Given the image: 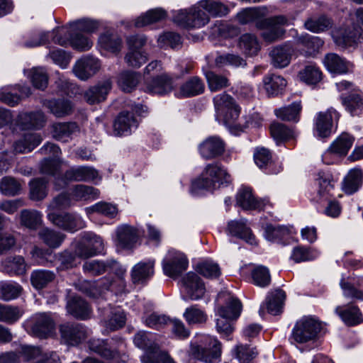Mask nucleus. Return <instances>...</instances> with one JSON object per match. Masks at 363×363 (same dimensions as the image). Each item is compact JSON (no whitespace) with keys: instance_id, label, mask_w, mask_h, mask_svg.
Wrapping results in <instances>:
<instances>
[{"instance_id":"3c124183","label":"nucleus","mask_w":363,"mask_h":363,"mask_svg":"<svg viewBox=\"0 0 363 363\" xmlns=\"http://www.w3.org/2000/svg\"><path fill=\"white\" fill-rule=\"evenodd\" d=\"M267 13L265 7L245 9L237 14V19L241 24H247L253 21H260Z\"/></svg>"},{"instance_id":"412c9836","label":"nucleus","mask_w":363,"mask_h":363,"mask_svg":"<svg viewBox=\"0 0 363 363\" xmlns=\"http://www.w3.org/2000/svg\"><path fill=\"white\" fill-rule=\"evenodd\" d=\"M202 157L210 160L221 155L225 151V143L221 138L211 136L203 140L199 146Z\"/></svg>"},{"instance_id":"1a4fd4ad","label":"nucleus","mask_w":363,"mask_h":363,"mask_svg":"<svg viewBox=\"0 0 363 363\" xmlns=\"http://www.w3.org/2000/svg\"><path fill=\"white\" fill-rule=\"evenodd\" d=\"M362 28L353 22H349L335 30L333 37L336 45L350 47L358 43L363 38Z\"/></svg>"},{"instance_id":"473e14b6","label":"nucleus","mask_w":363,"mask_h":363,"mask_svg":"<svg viewBox=\"0 0 363 363\" xmlns=\"http://www.w3.org/2000/svg\"><path fill=\"white\" fill-rule=\"evenodd\" d=\"M111 281L106 279L103 278L97 281H84L82 284V290H83L89 296L93 298H98L105 292L109 290L111 286Z\"/></svg>"},{"instance_id":"f3484780","label":"nucleus","mask_w":363,"mask_h":363,"mask_svg":"<svg viewBox=\"0 0 363 363\" xmlns=\"http://www.w3.org/2000/svg\"><path fill=\"white\" fill-rule=\"evenodd\" d=\"M101 68L100 61L86 55L78 60L73 67V72L81 80L85 81L93 77Z\"/></svg>"},{"instance_id":"b1692460","label":"nucleus","mask_w":363,"mask_h":363,"mask_svg":"<svg viewBox=\"0 0 363 363\" xmlns=\"http://www.w3.org/2000/svg\"><path fill=\"white\" fill-rule=\"evenodd\" d=\"M138 126V121L133 114L129 112H121L113 123V132L116 135H126L131 133L132 129Z\"/></svg>"},{"instance_id":"5fc2aeb1","label":"nucleus","mask_w":363,"mask_h":363,"mask_svg":"<svg viewBox=\"0 0 363 363\" xmlns=\"http://www.w3.org/2000/svg\"><path fill=\"white\" fill-rule=\"evenodd\" d=\"M2 269L9 274H23L26 271L24 258L21 256L9 257L2 262Z\"/></svg>"},{"instance_id":"c756f323","label":"nucleus","mask_w":363,"mask_h":363,"mask_svg":"<svg viewBox=\"0 0 363 363\" xmlns=\"http://www.w3.org/2000/svg\"><path fill=\"white\" fill-rule=\"evenodd\" d=\"M293 52V48L287 45L274 48L270 52L274 66L278 68H284L288 66Z\"/></svg>"},{"instance_id":"4be33fe9","label":"nucleus","mask_w":363,"mask_h":363,"mask_svg":"<svg viewBox=\"0 0 363 363\" xmlns=\"http://www.w3.org/2000/svg\"><path fill=\"white\" fill-rule=\"evenodd\" d=\"M116 245L123 249H131L137 243L139 233L137 228L127 225H121L116 229Z\"/></svg>"},{"instance_id":"58836bf2","label":"nucleus","mask_w":363,"mask_h":363,"mask_svg":"<svg viewBox=\"0 0 363 363\" xmlns=\"http://www.w3.org/2000/svg\"><path fill=\"white\" fill-rule=\"evenodd\" d=\"M354 140V139L352 135L343 133L333 142L328 151L340 156L346 155Z\"/></svg>"},{"instance_id":"13d9d810","label":"nucleus","mask_w":363,"mask_h":363,"mask_svg":"<svg viewBox=\"0 0 363 363\" xmlns=\"http://www.w3.org/2000/svg\"><path fill=\"white\" fill-rule=\"evenodd\" d=\"M91 350L107 359H114L118 356V352L112 349L108 343L99 339L91 340L89 342Z\"/></svg>"},{"instance_id":"20e7f679","label":"nucleus","mask_w":363,"mask_h":363,"mask_svg":"<svg viewBox=\"0 0 363 363\" xmlns=\"http://www.w3.org/2000/svg\"><path fill=\"white\" fill-rule=\"evenodd\" d=\"M323 329L322 323L315 318L308 316L299 320L295 325L291 337L298 343L315 340Z\"/></svg>"},{"instance_id":"680f3d73","label":"nucleus","mask_w":363,"mask_h":363,"mask_svg":"<svg viewBox=\"0 0 363 363\" xmlns=\"http://www.w3.org/2000/svg\"><path fill=\"white\" fill-rule=\"evenodd\" d=\"M270 133L272 137L277 143L295 137L294 130L289 128L286 125L280 123H273L270 125Z\"/></svg>"},{"instance_id":"a211bd4d","label":"nucleus","mask_w":363,"mask_h":363,"mask_svg":"<svg viewBox=\"0 0 363 363\" xmlns=\"http://www.w3.org/2000/svg\"><path fill=\"white\" fill-rule=\"evenodd\" d=\"M173 89V79L167 73H162L146 81L145 91L150 94L164 95Z\"/></svg>"},{"instance_id":"bb28decb","label":"nucleus","mask_w":363,"mask_h":363,"mask_svg":"<svg viewBox=\"0 0 363 363\" xmlns=\"http://www.w3.org/2000/svg\"><path fill=\"white\" fill-rule=\"evenodd\" d=\"M236 199L238 205L245 210H260L264 206V201L255 198L251 189L248 188L240 189Z\"/></svg>"},{"instance_id":"f257e3e1","label":"nucleus","mask_w":363,"mask_h":363,"mask_svg":"<svg viewBox=\"0 0 363 363\" xmlns=\"http://www.w3.org/2000/svg\"><path fill=\"white\" fill-rule=\"evenodd\" d=\"M196 342H192L190 354L192 357L203 363H219L221 361L222 344L215 337L200 335Z\"/></svg>"},{"instance_id":"a878e982","label":"nucleus","mask_w":363,"mask_h":363,"mask_svg":"<svg viewBox=\"0 0 363 363\" xmlns=\"http://www.w3.org/2000/svg\"><path fill=\"white\" fill-rule=\"evenodd\" d=\"M43 104L50 112L57 118L69 115L73 110L70 101L64 99L44 100Z\"/></svg>"},{"instance_id":"ea45409f","label":"nucleus","mask_w":363,"mask_h":363,"mask_svg":"<svg viewBox=\"0 0 363 363\" xmlns=\"http://www.w3.org/2000/svg\"><path fill=\"white\" fill-rule=\"evenodd\" d=\"M42 141L40 135L38 133H26L23 138L16 141L13 145L16 153H26L32 151Z\"/></svg>"},{"instance_id":"0e129e2a","label":"nucleus","mask_w":363,"mask_h":363,"mask_svg":"<svg viewBox=\"0 0 363 363\" xmlns=\"http://www.w3.org/2000/svg\"><path fill=\"white\" fill-rule=\"evenodd\" d=\"M41 240L50 247H58L65 239V235L61 233L45 228L39 232Z\"/></svg>"},{"instance_id":"bf43d9fd","label":"nucleus","mask_w":363,"mask_h":363,"mask_svg":"<svg viewBox=\"0 0 363 363\" xmlns=\"http://www.w3.org/2000/svg\"><path fill=\"white\" fill-rule=\"evenodd\" d=\"M205 76L211 91H218L230 86L228 78L224 75L208 71L206 72Z\"/></svg>"},{"instance_id":"4c0bfd02","label":"nucleus","mask_w":363,"mask_h":363,"mask_svg":"<svg viewBox=\"0 0 363 363\" xmlns=\"http://www.w3.org/2000/svg\"><path fill=\"white\" fill-rule=\"evenodd\" d=\"M67 309L69 313L81 319L87 318L91 313L87 303L81 298L77 296H74L68 301Z\"/></svg>"},{"instance_id":"423d86ee","label":"nucleus","mask_w":363,"mask_h":363,"mask_svg":"<svg viewBox=\"0 0 363 363\" xmlns=\"http://www.w3.org/2000/svg\"><path fill=\"white\" fill-rule=\"evenodd\" d=\"M284 16H277L260 19L256 23V27L261 30V36L267 43H273L281 38L284 33L282 26L288 24Z\"/></svg>"},{"instance_id":"6ab92c4d","label":"nucleus","mask_w":363,"mask_h":363,"mask_svg":"<svg viewBox=\"0 0 363 363\" xmlns=\"http://www.w3.org/2000/svg\"><path fill=\"white\" fill-rule=\"evenodd\" d=\"M182 284L187 296L191 300L200 299L205 294L204 284L194 272L187 273L182 279Z\"/></svg>"},{"instance_id":"cd10ccee","label":"nucleus","mask_w":363,"mask_h":363,"mask_svg":"<svg viewBox=\"0 0 363 363\" xmlns=\"http://www.w3.org/2000/svg\"><path fill=\"white\" fill-rule=\"evenodd\" d=\"M111 89V82L106 80L102 83L89 88L84 94L86 101L90 104L99 103L106 99Z\"/></svg>"},{"instance_id":"f704fd0d","label":"nucleus","mask_w":363,"mask_h":363,"mask_svg":"<svg viewBox=\"0 0 363 363\" xmlns=\"http://www.w3.org/2000/svg\"><path fill=\"white\" fill-rule=\"evenodd\" d=\"M363 173L360 168L350 169L345 177L342 189L347 194H351L358 190L362 184Z\"/></svg>"},{"instance_id":"aec40b11","label":"nucleus","mask_w":363,"mask_h":363,"mask_svg":"<svg viewBox=\"0 0 363 363\" xmlns=\"http://www.w3.org/2000/svg\"><path fill=\"white\" fill-rule=\"evenodd\" d=\"M126 322L124 311L119 307H111L105 309L101 320L103 326L107 330L114 331L123 328Z\"/></svg>"},{"instance_id":"9b49d317","label":"nucleus","mask_w":363,"mask_h":363,"mask_svg":"<svg viewBox=\"0 0 363 363\" xmlns=\"http://www.w3.org/2000/svg\"><path fill=\"white\" fill-rule=\"evenodd\" d=\"M232 304L234 309L231 312L224 308H219L218 310V314L220 317L216 320V330L223 337H228L233 332L234 328L230 320L237 319L241 313L242 304L240 301L234 300Z\"/></svg>"},{"instance_id":"774afa93","label":"nucleus","mask_w":363,"mask_h":363,"mask_svg":"<svg viewBox=\"0 0 363 363\" xmlns=\"http://www.w3.org/2000/svg\"><path fill=\"white\" fill-rule=\"evenodd\" d=\"M300 79L308 84H315L322 79V72L315 65H309L299 72Z\"/></svg>"},{"instance_id":"8fccbe9b","label":"nucleus","mask_w":363,"mask_h":363,"mask_svg":"<svg viewBox=\"0 0 363 363\" xmlns=\"http://www.w3.org/2000/svg\"><path fill=\"white\" fill-rule=\"evenodd\" d=\"M22 191V184L16 178L6 176L0 180V192L6 196H14Z\"/></svg>"},{"instance_id":"e433bc0d","label":"nucleus","mask_w":363,"mask_h":363,"mask_svg":"<svg viewBox=\"0 0 363 363\" xmlns=\"http://www.w3.org/2000/svg\"><path fill=\"white\" fill-rule=\"evenodd\" d=\"M263 84L269 96H277L283 91L286 86V81L281 76L272 74L264 77Z\"/></svg>"},{"instance_id":"864d4df0","label":"nucleus","mask_w":363,"mask_h":363,"mask_svg":"<svg viewBox=\"0 0 363 363\" xmlns=\"http://www.w3.org/2000/svg\"><path fill=\"white\" fill-rule=\"evenodd\" d=\"M24 311L18 306L0 303V321L13 324L23 315Z\"/></svg>"},{"instance_id":"7ed1b4c3","label":"nucleus","mask_w":363,"mask_h":363,"mask_svg":"<svg viewBox=\"0 0 363 363\" xmlns=\"http://www.w3.org/2000/svg\"><path fill=\"white\" fill-rule=\"evenodd\" d=\"M213 102L217 120L226 125H233L240 115V108L233 98L223 93L216 95L213 98Z\"/></svg>"},{"instance_id":"79ce46f5","label":"nucleus","mask_w":363,"mask_h":363,"mask_svg":"<svg viewBox=\"0 0 363 363\" xmlns=\"http://www.w3.org/2000/svg\"><path fill=\"white\" fill-rule=\"evenodd\" d=\"M204 89L203 81L198 77H192L181 86L179 95L183 97H191L202 94Z\"/></svg>"},{"instance_id":"603ef678","label":"nucleus","mask_w":363,"mask_h":363,"mask_svg":"<svg viewBox=\"0 0 363 363\" xmlns=\"http://www.w3.org/2000/svg\"><path fill=\"white\" fill-rule=\"evenodd\" d=\"M121 39L117 35L109 32L101 35L99 38L101 48L112 53L121 51Z\"/></svg>"},{"instance_id":"4468645a","label":"nucleus","mask_w":363,"mask_h":363,"mask_svg":"<svg viewBox=\"0 0 363 363\" xmlns=\"http://www.w3.org/2000/svg\"><path fill=\"white\" fill-rule=\"evenodd\" d=\"M43 155H50L52 158L44 159L40 165V171L43 174L54 175L60 167L59 156L61 154L60 148L55 144L48 143L40 150Z\"/></svg>"},{"instance_id":"5701e85b","label":"nucleus","mask_w":363,"mask_h":363,"mask_svg":"<svg viewBox=\"0 0 363 363\" xmlns=\"http://www.w3.org/2000/svg\"><path fill=\"white\" fill-rule=\"evenodd\" d=\"M323 43V40L319 37L305 34L298 36L296 45L301 54L310 57L318 52Z\"/></svg>"},{"instance_id":"6e6d98bb","label":"nucleus","mask_w":363,"mask_h":363,"mask_svg":"<svg viewBox=\"0 0 363 363\" xmlns=\"http://www.w3.org/2000/svg\"><path fill=\"white\" fill-rule=\"evenodd\" d=\"M142 320L146 326L156 330L163 328L171 322L169 317L157 312L145 313Z\"/></svg>"},{"instance_id":"7c9ffc66","label":"nucleus","mask_w":363,"mask_h":363,"mask_svg":"<svg viewBox=\"0 0 363 363\" xmlns=\"http://www.w3.org/2000/svg\"><path fill=\"white\" fill-rule=\"evenodd\" d=\"M154 274V261L140 262L135 264L131 272L134 284L143 283Z\"/></svg>"},{"instance_id":"052dcab7","label":"nucleus","mask_w":363,"mask_h":363,"mask_svg":"<svg viewBox=\"0 0 363 363\" xmlns=\"http://www.w3.org/2000/svg\"><path fill=\"white\" fill-rule=\"evenodd\" d=\"M55 277V274L49 270H35L30 276L32 285L37 289L45 287L52 281Z\"/></svg>"},{"instance_id":"37998d69","label":"nucleus","mask_w":363,"mask_h":363,"mask_svg":"<svg viewBox=\"0 0 363 363\" xmlns=\"http://www.w3.org/2000/svg\"><path fill=\"white\" fill-rule=\"evenodd\" d=\"M285 298L286 294L283 290L277 289L271 291L266 299L267 311L272 315L279 313L283 308Z\"/></svg>"},{"instance_id":"9d476101","label":"nucleus","mask_w":363,"mask_h":363,"mask_svg":"<svg viewBox=\"0 0 363 363\" xmlns=\"http://www.w3.org/2000/svg\"><path fill=\"white\" fill-rule=\"evenodd\" d=\"M98 177V172L86 166L72 167L65 172L63 177L55 179V186L57 190L64 188L68 182L71 181H91Z\"/></svg>"},{"instance_id":"a18cd8bd","label":"nucleus","mask_w":363,"mask_h":363,"mask_svg":"<svg viewBox=\"0 0 363 363\" xmlns=\"http://www.w3.org/2000/svg\"><path fill=\"white\" fill-rule=\"evenodd\" d=\"M240 49L247 55H256L260 50V45L257 37L251 33L242 35L238 41Z\"/></svg>"},{"instance_id":"ddd939ff","label":"nucleus","mask_w":363,"mask_h":363,"mask_svg":"<svg viewBox=\"0 0 363 363\" xmlns=\"http://www.w3.org/2000/svg\"><path fill=\"white\" fill-rule=\"evenodd\" d=\"M48 218L55 225L69 232L77 231L85 226L82 218L75 214L49 213Z\"/></svg>"},{"instance_id":"09e8293b","label":"nucleus","mask_w":363,"mask_h":363,"mask_svg":"<svg viewBox=\"0 0 363 363\" xmlns=\"http://www.w3.org/2000/svg\"><path fill=\"white\" fill-rule=\"evenodd\" d=\"M301 111V103L294 102L287 106L275 109L274 114L282 121L298 122Z\"/></svg>"},{"instance_id":"72a5a7b5","label":"nucleus","mask_w":363,"mask_h":363,"mask_svg":"<svg viewBox=\"0 0 363 363\" xmlns=\"http://www.w3.org/2000/svg\"><path fill=\"white\" fill-rule=\"evenodd\" d=\"M323 63L329 72L335 74L347 73L350 67V64L348 62H346L335 53L326 55L324 57Z\"/></svg>"},{"instance_id":"338daca9","label":"nucleus","mask_w":363,"mask_h":363,"mask_svg":"<svg viewBox=\"0 0 363 363\" xmlns=\"http://www.w3.org/2000/svg\"><path fill=\"white\" fill-rule=\"evenodd\" d=\"M342 104L346 110L352 116H358L363 108V99L358 94H352L348 96L342 97Z\"/></svg>"},{"instance_id":"f03ea898","label":"nucleus","mask_w":363,"mask_h":363,"mask_svg":"<svg viewBox=\"0 0 363 363\" xmlns=\"http://www.w3.org/2000/svg\"><path fill=\"white\" fill-rule=\"evenodd\" d=\"M230 176L226 169L218 163L208 164L201 177L191 184V191L199 189H213L220 184L228 183Z\"/></svg>"},{"instance_id":"39448f33","label":"nucleus","mask_w":363,"mask_h":363,"mask_svg":"<svg viewBox=\"0 0 363 363\" xmlns=\"http://www.w3.org/2000/svg\"><path fill=\"white\" fill-rule=\"evenodd\" d=\"M317 182L318 190L315 198L316 201L320 203H327L325 208V213L327 216L333 218L337 217L340 214L341 207L337 201L331 200L333 185L331 184L330 177L320 173Z\"/></svg>"},{"instance_id":"4d7b16f0","label":"nucleus","mask_w":363,"mask_h":363,"mask_svg":"<svg viewBox=\"0 0 363 363\" xmlns=\"http://www.w3.org/2000/svg\"><path fill=\"white\" fill-rule=\"evenodd\" d=\"M166 13L161 9H152L139 16L135 22L138 28L143 27L164 19Z\"/></svg>"},{"instance_id":"0eeeda50","label":"nucleus","mask_w":363,"mask_h":363,"mask_svg":"<svg viewBox=\"0 0 363 363\" xmlns=\"http://www.w3.org/2000/svg\"><path fill=\"white\" fill-rule=\"evenodd\" d=\"M208 21L209 17L206 12L196 7L189 11H179L174 16V22L185 28H201Z\"/></svg>"},{"instance_id":"69168bd1","label":"nucleus","mask_w":363,"mask_h":363,"mask_svg":"<svg viewBox=\"0 0 363 363\" xmlns=\"http://www.w3.org/2000/svg\"><path fill=\"white\" fill-rule=\"evenodd\" d=\"M48 182L44 179H34L29 183L30 196L32 200L40 201L47 196Z\"/></svg>"},{"instance_id":"dca6fc26","label":"nucleus","mask_w":363,"mask_h":363,"mask_svg":"<svg viewBox=\"0 0 363 363\" xmlns=\"http://www.w3.org/2000/svg\"><path fill=\"white\" fill-rule=\"evenodd\" d=\"M189 262L186 257L182 252H169L168 257L163 261L164 273L175 278L186 270Z\"/></svg>"},{"instance_id":"2f4dec72","label":"nucleus","mask_w":363,"mask_h":363,"mask_svg":"<svg viewBox=\"0 0 363 363\" xmlns=\"http://www.w3.org/2000/svg\"><path fill=\"white\" fill-rule=\"evenodd\" d=\"M77 131L78 125L75 123H55L52 125L51 133L57 140L67 142Z\"/></svg>"},{"instance_id":"393cba45","label":"nucleus","mask_w":363,"mask_h":363,"mask_svg":"<svg viewBox=\"0 0 363 363\" xmlns=\"http://www.w3.org/2000/svg\"><path fill=\"white\" fill-rule=\"evenodd\" d=\"M227 230L231 235L242 239L250 245L257 244L255 235L246 225V220L230 221L228 224Z\"/></svg>"},{"instance_id":"6e6552de","label":"nucleus","mask_w":363,"mask_h":363,"mask_svg":"<svg viewBox=\"0 0 363 363\" xmlns=\"http://www.w3.org/2000/svg\"><path fill=\"white\" fill-rule=\"evenodd\" d=\"M29 333L35 337L43 339L50 337L55 329V323L50 314L37 313L27 322Z\"/></svg>"},{"instance_id":"a19ab883","label":"nucleus","mask_w":363,"mask_h":363,"mask_svg":"<svg viewBox=\"0 0 363 363\" xmlns=\"http://www.w3.org/2000/svg\"><path fill=\"white\" fill-rule=\"evenodd\" d=\"M116 263L114 260L93 259L85 262L82 268L86 274L91 276H99L105 273L109 268L113 267Z\"/></svg>"},{"instance_id":"f8f14e48","label":"nucleus","mask_w":363,"mask_h":363,"mask_svg":"<svg viewBox=\"0 0 363 363\" xmlns=\"http://www.w3.org/2000/svg\"><path fill=\"white\" fill-rule=\"evenodd\" d=\"M339 113L333 108L317 113L314 119V130L320 138H328L332 133L334 122L339 119Z\"/></svg>"},{"instance_id":"2eb2a0df","label":"nucleus","mask_w":363,"mask_h":363,"mask_svg":"<svg viewBox=\"0 0 363 363\" xmlns=\"http://www.w3.org/2000/svg\"><path fill=\"white\" fill-rule=\"evenodd\" d=\"M60 333L67 344L77 345L86 338L89 330L81 324L66 323L60 325Z\"/></svg>"},{"instance_id":"c85d7f7f","label":"nucleus","mask_w":363,"mask_h":363,"mask_svg":"<svg viewBox=\"0 0 363 363\" xmlns=\"http://www.w3.org/2000/svg\"><path fill=\"white\" fill-rule=\"evenodd\" d=\"M140 81V72L129 70L121 72L117 78L118 87L125 92H130L134 90Z\"/></svg>"},{"instance_id":"c9c22d12","label":"nucleus","mask_w":363,"mask_h":363,"mask_svg":"<svg viewBox=\"0 0 363 363\" xmlns=\"http://www.w3.org/2000/svg\"><path fill=\"white\" fill-rule=\"evenodd\" d=\"M335 312L347 325H354L362 321V313L357 306L352 305L345 308L337 306L335 308Z\"/></svg>"},{"instance_id":"c03bdc74","label":"nucleus","mask_w":363,"mask_h":363,"mask_svg":"<svg viewBox=\"0 0 363 363\" xmlns=\"http://www.w3.org/2000/svg\"><path fill=\"white\" fill-rule=\"evenodd\" d=\"M152 337L151 333H147L145 331L138 332L134 337L133 341L135 345L145 351L143 356L152 355V352H155L160 347L158 344L152 339Z\"/></svg>"},{"instance_id":"de8ad7c7","label":"nucleus","mask_w":363,"mask_h":363,"mask_svg":"<svg viewBox=\"0 0 363 363\" xmlns=\"http://www.w3.org/2000/svg\"><path fill=\"white\" fill-rule=\"evenodd\" d=\"M233 356L240 363H250L257 355L255 347L247 344L238 343L232 350Z\"/></svg>"},{"instance_id":"e2e57ef3","label":"nucleus","mask_w":363,"mask_h":363,"mask_svg":"<svg viewBox=\"0 0 363 363\" xmlns=\"http://www.w3.org/2000/svg\"><path fill=\"white\" fill-rule=\"evenodd\" d=\"M21 223L30 229H36L42 223V214L35 210H23L21 212Z\"/></svg>"},{"instance_id":"49530a36","label":"nucleus","mask_w":363,"mask_h":363,"mask_svg":"<svg viewBox=\"0 0 363 363\" xmlns=\"http://www.w3.org/2000/svg\"><path fill=\"white\" fill-rule=\"evenodd\" d=\"M199 6L214 17L226 16L230 11L229 7L220 0H201Z\"/></svg>"}]
</instances>
